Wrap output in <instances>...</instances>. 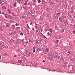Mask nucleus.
Instances as JSON below:
<instances>
[{
  "instance_id": "1",
  "label": "nucleus",
  "mask_w": 75,
  "mask_h": 75,
  "mask_svg": "<svg viewBox=\"0 0 75 75\" xmlns=\"http://www.w3.org/2000/svg\"><path fill=\"white\" fill-rule=\"evenodd\" d=\"M49 51H50V49L48 48H47L46 49L43 51V52L45 53V52H48Z\"/></svg>"
},
{
  "instance_id": "2",
  "label": "nucleus",
  "mask_w": 75,
  "mask_h": 75,
  "mask_svg": "<svg viewBox=\"0 0 75 75\" xmlns=\"http://www.w3.org/2000/svg\"><path fill=\"white\" fill-rule=\"evenodd\" d=\"M54 17L56 20H58V16L57 15H55Z\"/></svg>"
},
{
  "instance_id": "3",
  "label": "nucleus",
  "mask_w": 75,
  "mask_h": 75,
  "mask_svg": "<svg viewBox=\"0 0 75 75\" xmlns=\"http://www.w3.org/2000/svg\"><path fill=\"white\" fill-rule=\"evenodd\" d=\"M63 21L64 23V25H67V20H66L65 21L63 20Z\"/></svg>"
},
{
  "instance_id": "4",
  "label": "nucleus",
  "mask_w": 75,
  "mask_h": 75,
  "mask_svg": "<svg viewBox=\"0 0 75 75\" xmlns=\"http://www.w3.org/2000/svg\"><path fill=\"white\" fill-rule=\"evenodd\" d=\"M11 27H12V28H13V30H15V29H16V26H15V25H11Z\"/></svg>"
},
{
  "instance_id": "5",
  "label": "nucleus",
  "mask_w": 75,
  "mask_h": 75,
  "mask_svg": "<svg viewBox=\"0 0 75 75\" xmlns=\"http://www.w3.org/2000/svg\"><path fill=\"white\" fill-rule=\"evenodd\" d=\"M21 42V41L20 40H18V41H17L16 42V43L17 44H20Z\"/></svg>"
},
{
  "instance_id": "6",
  "label": "nucleus",
  "mask_w": 75,
  "mask_h": 75,
  "mask_svg": "<svg viewBox=\"0 0 75 75\" xmlns=\"http://www.w3.org/2000/svg\"><path fill=\"white\" fill-rule=\"evenodd\" d=\"M38 50H39V51H42V49L41 48H38Z\"/></svg>"
},
{
  "instance_id": "7",
  "label": "nucleus",
  "mask_w": 75,
  "mask_h": 75,
  "mask_svg": "<svg viewBox=\"0 0 75 75\" xmlns=\"http://www.w3.org/2000/svg\"><path fill=\"white\" fill-rule=\"evenodd\" d=\"M42 39H40V40H39H39H38V41H39V42L40 43H41L42 42Z\"/></svg>"
},
{
  "instance_id": "8",
  "label": "nucleus",
  "mask_w": 75,
  "mask_h": 75,
  "mask_svg": "<svg viewBox=\"0 0 75 75\" xmlns=\"http://www.w3.org/2000/svg\"><path fill=\"white\" fill-rule=\"evenodd\" d=\"M28 5H29L30 6H32V3H30V2H29L28 3Z\"/></svg>"
},
{
  "instance_id": "9",
  "label": "nucleus",
  "mask_w": 75,
  "mask_h": 75,
  "mask_svg": "<svg viewBox=\"0 0 75 75\" xmlns=\"http://www.w3.org/2000/svg\"><path fill=\"white\" fill-rule=\"evenodd\" d=\"M8 13H9V14H11V11H10V9H8Z\"/></svg>"
},
{
  "instance_id": "10",
  "label": "nucleus",
  "mask_w": 75,
  "mask_h": 75,
  "mask_svg": "<svg viewBox=\"0 0 75 75\" xmlns=\"http://www.w3.org/2000/svg\"><path fill=\"white\" fill-rule=\"evenodd\" d=\"M13 6H14V7H17V4H16L14 3L13 4Z\"/></svg>"
},
{
  "instance_id": "11",
  "label": "nucleus",
  "mask_w": 75,
  "mask_h": 75,
  "mask_svg": "<svg viewBox=\"0 0 75 75\" xmlns=\"http://www.w3.org/2000/svg\"><path fill=\"white\" fill-rule=\"evenodd\" d=\"M37 44H39V42H38V41L37 40H35Z\"/></svg>"
},
{
  "instance_id": "12",
  "label": "nucleus",
  "mask_w": 75,
  "mask_h": 75,
  "mask_svg": "<svg viewBox=\"0 0 75 75\" xmlns=\"http://www.w3.org/2000/svg\"><path fill=\"white\" fill-rule=\"evenodd\" d=\"M11 62H14V61L13 59H11L10 60Z\"/></svg>"
},
{
  "instance_id": "13",
  "label": "nucleus",
  "mask_w": 75,
  "mask_h": 75,
  "mask_svg": "<svg viewBox=\"0 0 75 75\" xmlns=\"http://www.w3.org/2000/svg\"><path fill=\"white\" fill-rule=\"evenodd\" d=\"M4 45L1 46V48H5V47L4 46Z\"/></svg>"
},
{
  "instance_id": "14",
  "label": "nucleus",
  "mask_w": 75,
  "mask_h": 75,
  "mask_svg": "<svg viewBox=\"0 0 75 75\" xmlns=\"http://www.w3.org/2000/svg\"><path fill=\"white\" fill-rule=\"evenodd\" d=\"M11 14H12V16H13L16 17V16L15 15H14V13H11Z\"/></svg>"
},
{
  "instance_id": "15",
  "label": "nucleus",
  "mask_w": 75,
  "mask_h": 75,
  "mask_svg": "<svg viewBox=\"0 0 75 75\" xmlns=\"http://www.w3.org/2000/svg\"><path fill=\"white\" fill-rule=\"evenodd\" d=\"M62 32V33H64V29L62 28L61 30Z\"/></svg>"
},
{
  "instance_id": "16",
  "label": "nucleus",
  "mask_w": 75,
  "mask_h": 75,
  "mask_svg": "<svg viewBox=\"0 0 75 75\" xmlns=\"http://www.w3.org/2000/svg\"><path fill=\"white\" fill-rule=\"evenodd\" d=\"M50 31V33H52V30L51 29H49Z\"/></svg>"
},
{
  "instance_id": "17",
  "label": "nucleus",
  "mask_w": 75,
  "mask_h": 75,
  "mask_svg": "<svg viewBox=\"0 0 75 75\" xmlns=\"http://www.w3.org/2000/svg\"><path fill=\"white\" fill-rule=\"evenodd\" d=\"M7 55V54L6 53H5L4 54V55L5 56V57H6Z\"/></svg>"
},
{
  "instance_id": "18",
  "label": "nucleus",
  "mask_w": 75,
  "mask_h": 75,
  "mask_svg": "<svg viewBox=\"0 0 75 75\" xmlns=\"http://www.w3.org/2000/svg\"><path fill=\"white\" fill-rule=\"evenodd\" d=\"M42 4L43 5H45V2H44V1H42Z\"/></svg>"
},
{
  "instance_id": "19",
  "label": "nucleus",
  "mask_w": 75,
  "mask_h": 75,
  "mask_svg": "<svg viewBox=\"0 0 75 75\" xmlns=\"http://www.w3.org/2000/svg\"><path fill=\"white\" fill-rule=\"evenodd\" d=\"M18 62H19V63H21V62H22V61H21L20 60H19L18 61Z\"/></svg>"
},
{
  "instance_id": "20",
  "label": "nucleus",
  "mask_w": 75,
  "mask_h": 75,
  "mask_svg": "<svg viewBox=\"0 0 75 75\" xmlns=\"http://www.w3.org/2000/svg\"><path fill=\"white\" fill-rule=\"evenodd\" d=\"M2 8H3V9H6V6H4Z\"/></svg>"
},
{
  "instance_id": "21",
  "label": "nucleus",
  "mask_w": 75,
  "mask_h": 75,
  "mask_svg": "<svg viewBox=\"0 0 75 75\" xmlns=\"http://www.w3.org/2000/svg\"><path fill=\"white\" fill-rule=\"evenodd\" d=\"M50 4H51V5H52V1H50Z\"/></svg>"
},
{
  "instance_id": "22",
  "label": "nucleus",
  "mask_w": 75,
  "mask_h": 75,
  "mask_svg": "<svg viewBox=\"0 0 75 75\" xmlns=\"http://www.w3.org/2000/svg\"><path fill=\"white\" fill-rule=\"evenodd\" d=\"M58 57V55H56L54 56V58H57Z\"/></svg>"
},
{
  "instance_id": "23",
  "label": "nucleus",
  "mask_w": 75,
  "mask_h": 75,
  "mask_svg": "<svg viewBox=\"0 0 75 75\" xmlns=\"http://www.w3.org/2000/svg\"><path fill=\"white\" fill-rule=\"evenodd\" d=\"M59 20H62V18H59Z\"/></svg>"
},
{
  "instance_id": "24",
  "label": "nucleus",
  "mask_w": 75,
  "mask_h": 75,
  "mask_svg": "<svg viewBox=\"0 0 75 75\" xmlns=\"http://www.w3.org/2000/svg\"><path fill=\"white\" fill-rule=\"evenodd\" d=\"M73 34H75V31L74 30H73Z\"/></svg>"
},
{
  "instance_id": "25",
  "label": "nucleus",
  "mask_w": 75,
  "mask_h": 75,
  "mask_svg": "<svg viewBox=\"0 0 75 75\" xmlns=\"http://www.w3.org/2000/svg\"><path fill=\"white\" fill-rule=\"evenodd\" d=\"M2 42V45H4V42Z\"/></svg>"
},
{
  "instance_id": "26",
  "label": "nucleus",
  "mask_w": 75,
  "mask_h": 75,
  "mask_svg": "<svg viewBox=\"0 0 75 75\" xmlns=\"http://www.w3.org/2000/svg\"><path fill=\"white\" fill-rule=\"evenodd\" d=\"M40 19L41 20H43V18L42 17H40Z\"/></svg>"
},
{
  "instance_id": "27",
  "label": "nucleus",
  "mask_w": 75,
  "mask_h": 75,
  "mask_svg": "<svg viewBox=\"0 0 75 75\" xmlns=\"http://www.w3.org/2000/svg\"><path fill=\"white\" fill-rule=\"evenodd\" d=\"M5 26L6 27H9V25H6Z\"/></svg>"
},
{
  "instance_id": "28",
  "label": "nucleus",
  "mask_w": 75,
  "mask_h": 75,
  "mask_svg": "<svg viewBox=\"0 0 75 75\" xmlns=\"http://www.w3.org/2000/svg\"><path fill=\"white\" fill-rule=\"evenodd\" d=\"M46 10L47 11H49V9H48V8H46Z\"/></svg>"
},
{
  "instance_id": "29",
  "label": "nucleus",
  "mask_w": 75,
  "mask_h": 75,
  "mask_svg": "<svg viewBox=\"0 0 75 75\" xmlns=\"http://www.w3.org/2000/svg\"><path fill=\"white\" fill-rule=\"evenodd\" d=\"M40 31H41V33H42V31L43 30H42V29L40 28Z\"/></svg>"
},
{
  "instance_id": "30",
  "label": "nucleus",
  "mask_w": 75,
  "mask_h": 75,
  "mask_svg": "<svg viewBox=\"0 0 75 75\" xmlns=\"http://www.w3.org/2000/svg\"><path fill=\"white\" fill-rule=\"evenodd\" d=\"M2 44H3V43H2V42H1V43H0V45L1 46H2L3 45H2Z\"/></svg>"
},
{
  "instance_id": "31",
  "label": "nucleus",
  "mask_w": 75,
  "mask_h": 75,
  "mask_svg": "<svg viewBox=\"0 0 75 75\" xmlns=\"http://www.w3.org/2000/svg\"><path fill=\"white\" fill-rule=\"evenodd\" d=\"M29 42H34V41H31V40H29Z\"/></svg>"
},
{
  "instance_id": "32",
  "label": "nucleus",
  "mask_w": 75,
  "mask_h": 75,
  "mask_svg": "<svg viewBox=\"0 0 75 75\" xmlns=\"http://www.w3.org/2000/svg\"><path fill=\"white\" fill-rule=\"evenodd\" d=\"M38 1V3H41V0H39Z\"/></svg>"
},
{
  "instance_id": "33",
  "label": "nucleus",
  "mask_w": 75,
  "mask_h": 75,
  "mask_svg": "<svg viewBox=\"0 0 75 75\" xmlns=\"http://www.w3.org/2000/svg\"><path fill=\"white\" fill-rule=\"evenodd\" d=\"M68 16L69 17H70L71 18V16L69 14H68Z\"/></svg>"
},
{
  "instance_id": "34",
  "label": "nucleus",
  "mask_w": 75,
  "mask_h": 75,
  "mask_svg": "<svg viewBox=\"0 0 75 75\" xmlns=\"http://www.w3.org/2000/svg\"><path fill=\"white\" fill-rule=\"evenodd\" d=\"M57 15L58 16H59V13H57Z\"/></svg>"
},
{
  "instance_id": "35",
  "label": "nucleus",
  "mask_w": 75,
  "mask_h": 75,
  "mask_svg": "<svg viewBox=\"0 0 75 75\" xmlns=\"http://www.w3.org/2000/svg\"><path fill=\"white\" fill-rule=\"evenodd\" d=\"M64 16H60V17H62V18H64Z\"/></svg>"
},
{
  "instance_id": "36",
  "label": "nucleus",
  "mask_w": 75,
  "mask_h": 75,
  "mask_svg": "<svg viewBox=\"0 0 75 75\" xmlns=\"http://www.w3.org/2000/svg\"><path fill=\"white\" fill-rule=\"evenodd\" d=\"M64 64H65L64 65V67H66V64H65V63H64Z\"/></svg>"
},
{
  "instance_id": "37",
  "label": "nucleus",
  "mask_w": 75,
  "mask_h": 75,
  "mask_svg": "<svg viewBox=\"0 0 75 75\" xmlns=\"http://www.w3.org/2000/svg\"><path fill=\"white\" fill-rule=\"evenodd\" d=\"M20 35H23V34L22 33H20Z\"/></svg>"
},
{
  "instance_id": "38",
  "label": "nucleus",
  "mask_w": 75,
  "mask_h": 75,
  "mask_svg": "<svg viewBox=\"0 0 75 75\" xmlns=\"http://www.w3.org/2000/svg\"><path fill=\"white\" fill-rule=\"evenodd\" d=\"M60 59H61V60H62V59L63 60H64V59H63V58L62 57H61L60 58Z\"/></svg>"
},
{
  "instance_id": "39",
  "label": "nucleus",
  "mask_w": 75,
  "mask_h": 75,
  "mask_svg": "<svg viewBox=\"0 0 75 75\" xmlns=\"http://www.w3.org/2000/svg\"><path fill=\"white\" fill-rule=\"evenodd\" d=\"M28 52V51H27V50H26V51H25V52L26 53V54H27V52Z\"/></svg>"
},
{
  "instance_id": "40",
  "label": "nucleus",
  "mask_w": 75,
  "mask_h": 75,
  "mask_svg": "<svg viewBox=\"0 0 75 75\" xmlns=\"http://www.w3.org/2000/svg\"><path fill=\"white\" fill-rule=\"evenodd\" d=\"M27 26L28 27V28L30 29V28L29 27V26H28V24H27Z\"/></svg>"
},
{
  "instance_id": "41",
  "label": "nucleus",
  "mask_w": 75,
  "mask_h": 75,
  "mask_svg": "<svg viewBox=\"0 0 75 75\" xmlns=\"http://www.w3.org/2000/svg\"><path fill=\"white\" fill-rule=\"evenodd\" d=\"M35 24L36 25V27L37 28V25H38V24L37 23H35Z\"/></svg>"
},
{
  "instance_id": "42",
  "label": "nucleus",
  "mask_w": 75,
  "mask_h": 75,
  "mask_svg": "<svg viewBox=\"0 0 75 75\" xmlns=\"http://www.w3.org/2000/svg\"><path fill=\"white\" fill-rule=\"evenodd\" d=\"M56 42L57 43H58V42H59V40H57Z\"/></svg>"
},
{
  "instance_id": "43",
  "label": "nucleus",
  "mask_w": 75,
  "mask_h": 75,
  "mask_svg": "<svg viewBox=\"0 0 75 75\" xmlns=\"http://www.w3.org/2000/svg\"><path fill=\"white\" fill-rule=\"evenodd\" d=\"M35 50L34 49V50H33V52H34H34H35Z\"/></svg>"
},
{
  "instance_id": "44",
  "label": "nucleus",
  "mask_w": 75,
  "mask_h": 75,
  "mask_svg": "<svg viewBox=\"0 0 75 75\" xmlns=\"http://www.w3.org/2000/svg\"><path fill=\"white\" fill-rule=\"evenodd\" d=\"M47 34H48L49 35H50V32H48Z\"/></svg>"
},
{
  "instance_id": "45",
  "label": "nucleus",
  "mask_w": 75,
  "mask_h": 75,
  "mask_svg": "<svg viewBox=\"0 0 75 75\" xmlns=\"http://www.w3.org/2000/svg\"><path fill=\"white\" fill-rule=\"evenodd\" d=\"M35 31H36V32L37 33H38V30H36Z\"/></svg>"
},
{
  "instance_id": "46",
  "label": "nucleus",
  "mask_w": 75,
  "mask_h": 75,
  "mask_svg": "<svg viewBox=\"0 0 75 75\" xmlns=\"http://www.w3.org/2000/svg\"><path fill=\"white\" fill-rule=\"evenodd\" d=\"M16 26H17V25H18V24H17V23H16V24H15Z\"/></svg>"
},
{
  "instance_id": "47",
  "label": "nucleus",
  "mask_w": 75,
  "mask_h": 75,
  "mask_svg": "<svg viewBox=\"0 0 75 75\" xmlns=\"http://www.w3.org/2000/svg\"><path fill=\"white\" fill-rule=\"evenodd\" d=\"M45 30H46L45 31V32H47V31H48V29H45Z\"/></svg>"
},
{
  "instance_id": "48",
  "label": "nucleus",
  "mask_w": 75,
  "mask_h": 75,
  "mask_svg": "<svg viewBox=\"0 0 75 75\" xmlns=\"http://www.w3.org/2000/svg\"><path fill=\"white\" fill-rule=\"evenodd\" d=\"M19 40H21V41H22V42H23V39L21 40V39H19Z\"/></svg>"
},
{
  "instance_id": "49",
  "label": "nucleus",
  "mask_w": 75,
  "mask_h": 75,
  "mask_svg": "<svg viewBox=\"0 0 75 75\" xmlns=\"http://www.w3.org/2000/svg\"><path fill=\"white\" fill-rule=\"evenodd\" d=\"M68 53H69V54H71V52H69V51L68 52Z\"/></svg>"
},
{
  "instance_id": "50",
  "label": "nucleus",
  "mask_w": 75,
  "mask_h": 75,
  "mask_svg": "<svg viewBox=\"0 0 75 75\" xmlns=\"http://www.w3.org/2000/svg\"><path fill=\"white\" fill-rule=\"evenodd\" d=\"M17 28H18V29H20V27H17Z\"/></svg>"
},
{
  "instance_id": "51",
  "label": "nucleus",
  "mask_w": 75,
  "mask_h": 75,
  "mask_svg": "<svg viewBox=\"0 0 75 75\" xmlns=\"http://www.w3.org/2000/svg\"><path fill=\"white\" fill-rule=\"evenodd\" d=\"M14 40H13V39H12V41H13V42H14Z\"/></svg>"
},
{
  "instance_id": "52",
  "label": "nucleus",
  "mask_w": 75,
  "mask_h": 75,
  "mask_svg": "<svg viewBox=\"0 0 75 75\" xmlns=\"http://www.w3.org/2000/svg\"><path fill=\"white\" fill-rule=\"evenodd\" d=\"M56 2L57 3H58V1H58V0H56Z\"/></svg>"
},
{
  "instance_id": "53",
  "label": "nucleus",
  "mask_w": 75,
  "mask_h": 75,
  "mask_svg": "<svg viewBox=\"0 0 75 75\" xmlns=\"http://www.w3.org/2000/svg\"><path fill=\"white\" fill-rule=\"evenodd\" d=\"M16 57L17 56L16 55L13 56V57Z\"/></svg>"
},
{
  "instance_id": "54",
  "label": "nucleus",
  "mask_w": 75,
  "mask_h": 75,
  "mask_svg": "<svg viewBox=\"0 0 75 75\" xmlns=\"http://www.w3.org/2000/svg\"><path fill=\"white\" fill-rule=\"evenodd\" d=\"M48 70H49V71H52V70H51V69H48Z\"/></svg>"
},
{
  "instance_id": "55",
  "label": "nucleus",
  "mask_w": 75,
  "mask_h": 75,
  "mask_svg": "<svg viewBox=\"0 0 75 75\" xmlns=\"http://www.w3.org/2000/svg\"><path fill=\"white\" fill-rule=\"evenodd\" d=\"M18 1H19V2H21V0H18Z\"/></svg>"
},
{
  "instance_id": "56",
  "label": "nucleus",
  "mask_w": 75,
  "mask_h": 75,
  "mask_svg": "<svg viewBox=\"0 0 75 75\" xmlns=\"http://www.w3.org/2000/svg\"><path fill=\"white\" fill-rule=\"evenodd\" d=\"M33 48L34 50H35V47H33Z\"/></svg>"
},
{
  "instance_id": "57",
  "label": "nucleus",
  "mask_w": 75,
  "mask_h": 75,
  "mask_svg": "<svg viewBox=\"0 0 75 75\" xmlns=\"http://www.w3.org/2000/svg\"><path fill=\"white\" fill-rule=\"evenodd\" d=\"M8 17L10 18V15L8 16Z\"/></svg>"
},
{
  "instance_id": "58",
  "label": "nucleus",
  "mask_w": 75,
  "mask_h": 75,
  "mask_svg": "<svg viewBox=\"0 0 75 75\" xmlns=\"http://www.w3.org/2000/svg\"><path fill=\"white\" fill-rule=\"evenodd\" d=\"M43 62H45V60H43Z\"/></svg>"
},
{
  "instance_id": "59",
  "label": "nucleus",
  "mask_w": 75,
  "mask_h": 75,
  "mask_svg": "<svg viewBox=\"0 0 75 75\" xmlns=\"http://www.w3.org/2000/svg\"><path fill=\"white\" fill-rule=\"evenodd\" d=\"M61 38L60 36H59V39H60V38Z\"/></svg>"
},
{
  "instance_id": "60",
  "label": "nucleus",
  "mask_w": 75,
  "mask_h": 75,
  "mask_svg": "<svg viewBox=\"0 0 75 75\" xmlns=\"http://www.w3.org/2000/svg\"><path fill=\"white\" fill-rule=\"evenodd\" d=\"M24 5H25V6H26V5H27V4H25V3L24 4Z\"/></svg>"
},
{
  "instance_id": "61",
  "label": "nucleus",
  "mask_w": 75,
  "mask_h": 75,
  "mask_svg": "<svg viewBox=\"0 0 75 75\" xmlns=\"http://www.w3.org/2000/svg\"><path fill=\"white\" fill-rule=\"evenodd\" d=\"M43 37H44V38H46V37L44 35H43Z\"/></svg>"
},
{
  "instance_id": "62",
  "label": "nucleus",
  "mask_w": 75,
  "mask_h": 75,
  "mask_svg": "<svg viewBox=\"0 0 75 75\" xmlns=\"http://www.w3.org/2000/svg\"><path fill=\"white\" fill-rule=\"evenodd\" d=\"M32 24H33V23H30V25H32Z\"/></svg>"
},
{
  "instance_id": "63",
  "label": "nucleus",
  "mask_w": 75,
  "mask_h": 75,
  "mask_svg": "<svg viewBox=\"0 0 75 75\" xmlns=\"http://www.w3.org/2000/svg\"><path fill=\"white\" fill-rule=\"evenodd\" d=\"M23 57H24L25 56V54H23Z\"/></svg>"
},
{
  "instance_id": "64",
  "label": "nucleus",
  "mask_w": 75,
  "mask_h": 75,
  "mask_svg": "<svg viewBox=\"0 0 75 75\" xmlns=\"http://www.w3.org/2000/svg\"><path fill=\"white\" fill-rule=\"evenodd\" d=\"M74 28H75V25H74Z\"/></svg>"
}]
</instances>
